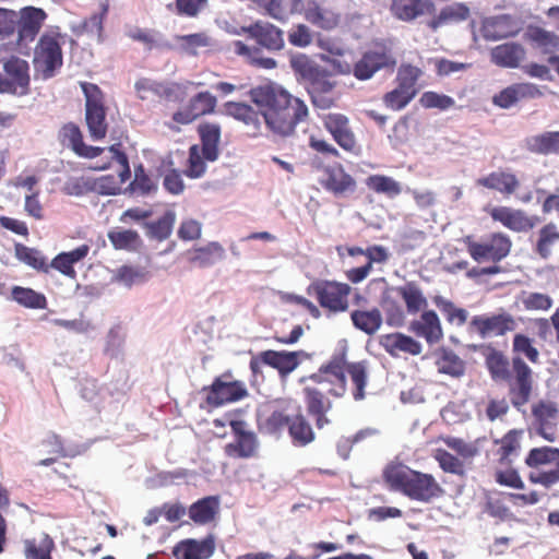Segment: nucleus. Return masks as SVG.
Listing matches in <instances>:
<instances>
[{"label": "nucleus", "instance_id": "55", "mask_svg": "<svg viewBox=\"0 0 559 559\" xmlns=\"http://www.w3.org/2000/svg\"><path fill=\"white\" fill-rule=\"evenodd\" d=\"M433 302L450 324L462 326L466 323L468 312L464 308L456 307L451 300L442 296H436Z\"/></svg>", "mask_w": 559, "mask_h": 559}, {"label": "nucleus", "instance_id": "62", "mask_svg": "<svg viewBox=\"0 0 559 559\" xmlns=\"http://www.w3.org/2000/svg\"><path fill=\"white\" fill-rule=\"evenodd\" d=\"M414 95L396 86L383 96L385 107L392 110H401L405 108L413 99Z\"/></svg>", "mask_w": 559, "mask_h": 559}, {"label": "nucleus", "instance_id": "4", "mask_svg": "<svg viewBox=\"0 0 559 559\" xmlns=\"http://www.w3.org/2000/svg\"><path fill=\"white\" fill-rule=\"evenodd\" d=\"M34 68L44 80L55 76L63 64L61 34L57 31H46L38 39L34 49Z\"/></svg>", "mask_w": 559, "mask_h": 559}, {"label": "nucleus", "instance_id": "31", "mask_svg": "<svg viewBox=\"0 0 559 559\" xmlns=\"http://www.w3.org/2000/svg\"><path fill=\"white\" fill-rule=\"evenodd\" d=\"M525 49L519 43H506L493 47L490 51L492 63L501 68H518L525 58Z\"/></svg>", "mask_w": 559, "mask_h": 559}, {"label": "nucleus", "instance_id": "8", "mask_svg": "<svg viewBox=\"0 0 559 559\" xmlns=\"http://www.w3.org/2000/svg\"><path fill=\"white\" fill-rule=\"evenodd\" d=\"M203 392H205V403L212 408L235 403L248 396L246 384L234 380L230 371L216 377L211 385L203 388Z\"/></svg>", "mask_w": 559, "mask_h": 559}, {"label": "nucleus", "instance_id": "23", "mask_svg": "<svg viewBox=\"0 0 559 559\" xmlns=\"http://www.w3.org/2000/svg\"><path fill=\"white\" fill-rule=\"evenodd\" d=\"M59 140L62 145L70 147L80 157L95 158L104 152L103 147L85 144L81 129L73 122L62 126L59 131Z\"/></svg>", "mask_w": 559, "mask_h": 559}, {"label": "nucleus", "instance_id": "43", "mask_svg": "<svg viewBox=\"0 0 559 559\" xmlns=\"http://www.w3.org/2000/svg\"><path fill=\"white\" fill-rule=\"evenodd\" d=\"M392 293L391 289L385 290L382 294L380 305L384 311L386 324L393 328H401L406 323V314L408 313Z\"/></svg>", "mask_w": 559, "mask_h": 559}, {"label": "nucleus", "instance_id": "44", "mask_svg": "<svg viewBox=\"0 0 559 559\" xmlns=\"http://www.w3.org/2000/svg\"><path fill=\"white\" fill-rule=\"evenodd\" d=\"M521 430L512 429L500 440L496 441L499 444L497 455L500 464L509 465L512 462V457L519 454L521 450Z\"/></svg>", "mask_w": 559, "mask_h": 559}, {"label": "nucleus", "instance_id": "61", "mask_svg": "<svg viewBox=\"0 0 559 559\" xmlns=\"http://www.w3.org/2000/svg\"><path fill=\"white\" fill-rule=\"evenodd\" d=\"M419 103L424 108H438L440 110H447L455 104L452 97L432 91L423 93Z\"/></svg>", "mask_w": 559, "mask_h": 559}, {"label": "nucleus", "instance_id": "27", "mask_svg": "<svg viewBox=\"0 0 559 559\" xmlns=\"http://www.w3.org/2000/svg\"><path fill=\"white\" fill-rule=\"evenodd\" d=\"M476 185L490 190H496L503 195L514 194L520 188V180L515 174L497 170L480 177L476 180Z\"/></svg>", "mask_w": 559, "mask_h": 559}, {"label": "nucleus", "instance_id": "12", "mask_svg": "<svg viewBox=\"0 0 559 559\" xmlns=\"http://www.w3.org/2000/svg\"><path fill=\"white\" fill-rule=\"evenodd\" d=\"M506 382L509 384L512 405L520 409L530 401L533 389L532 369L521 357L512 358V370Z\"/></svg>", "mask_w": 559, "mask_h": 559}, {"label": "nucleus", "instance_id": "6", "mask_svg": "<svg viewBox=\"0 0 559 559\" xmlns=\"http://www.w3.org/2000/svg\"><path fill=\"white\" fill-rule=\"evenodd\" d=\"M81 88L85 96V122L90 136L95 141L103 140L108 131L104 93L90 82H81Z\"/></svg>", "mask_w": 559, "mask_h": 559}, {"label": "nucleus", "instance_id": "58", "mask_svg": "<svg viewBox=\"0 0 559 559\" xmlns=\"http://www.w3.org/2000/svg\"><path fill=\"white\" fill-rule=\"evenodd\" d=\"M435 460L438 462L440 468L450 474L464 475V462L457 456L443 449H437L433 454Z\"/></svg>", "mask_w": 559, "mask_h": 559}, {"label": "nucleus", "instance_id": "59", "mask_svg": "<svg viewBox=\"0 0 559 559\" xmlns=\"http://www.w3.org/2000/svg\"><path fill=\"white\" fill-rule=\"evenodd\" d=\"M513 353L520 356H525L531 362L535 364L538 361L539 353L533 345V340L525 334H515L512 343Z\"/></svg>", "mask_w": 559, "mask_h": 559}, {"label": "nucleus", "instance_id": "47", "mask_svg": "<svg viewBox=\"0 0 559 559\" xmlns=\"http://www.w3.org/2000/svg\"><path fill=\"white\" fill-rule=\"evenodd\" d=\"M175 222V212L166 211L157 221L144 223L146 236L157 241H164L171 235Z\"/></svg>", "mask_w": 559, "mask_h": 559}, {"label": "nucleus", "instance_id": "20", "mask_svg": "<svg viewBox=\"0 0 559 559\" xmlns=\"http://www.w3.org/2000/svg\"><path fill=\"white\" fill-rule=\"evenodd\" d=\"M322 121L340 147L349 153L356 151L357 140L350 128L349 119L345 115L331 112L323 116Z\"/></svg>", "mask_w": 559, "mask_h": 559}, {"label": "nucleus", "instance_id": "40", "mask_svg": "<svg viewBox=\"0 0 559 559\" xmlns=\"http://www.w3.org/2000/svg\"><path fill=\"white\" fill-rule=\"evenodd\" d=\"M225 250L223 246L216 241L209 242L205 246L197 247L188 252L190 263L200 267H209L224 258Z\"/></svg>", "mask_w": 559, "mask_h": 559}, {"label": "nucleus", "instance_id": "3", "mask_svg": "<svg viewBox=\"0 0 559 559\" xmlns=\"http://www.w3.org/2000/svg\"><path fill=\"white\" fill-rule=\"evenodd\" d=\"M532 484L550 488L559 483V448L543 445L528 451L524 460Z\"/></svg>", "mask_w": 559, "mask_h": 559}, {"label": "nucleus", "instance_id": "36", "mask_svg": "<svg viewBox=\"0 0 559 559\" xmlns=\"http://www.w3.org/2000/svg\"><path fill=\"white\" fill-rule=\"evenodd\" d=\"M25 559H52L51 552L56 545L52 537L41 532L23 540Z\"/></svg>", "mask_w": 559, "mask_h": 559}, {"label": "nucleus", "instance_id": "53", "mask_svg": "<svg viewBox=\"0 0 559 559\" xmlns=\"http://www.w3.org/2000/svg\"><path fill=\"white\" fill-rule=\"evenodd\" d=\"M486 366L495 381H506L510 378V362L501 352L491 348L486 355Z\"/></svg>", "mask_w": 559, "mask_h": 559}, {"label": "nucleus", "instance_id": "11", "mask_svg": "<svg viewBox=\"0 0 559 559\" xmlns=\"http://www.w3.org/2000/svg\"><path fill=\"white\" fill-rule=\"evenodd\" d=\"M0 74V93L24 96L29 93V66L27 61L11 57L3 64Z\"/></svg>", "mask_w": 559, "mask_h": 559}, {"label": "nucleus", "instance_id": "22", "mask_svg": "<svg viewBox=\"0 0 559 559\" xmlns=\"http://www.w3.org/2000/svg\"><path fill=\"white\" fill-rule=\"evenodd\" d=\"M408 331L417 337L424 338L430 345L437 344L443 338L441 321L433 310H424L418 319L409 323Z\"/></svg>", "mask_w": 559, "mask_h": 559}, {"label": "nucleus", "instance_id": "25", "mask_svg": "<svg viewBox=\"0 0 559 559\" xmlns=\"http://www.w3.org/2000/svg\"><path fill=\"white\" fill-rule=\"evenodd\" d=\"M215 550V542L212 536L204 539H185L174 548L176 559H209Z\"/></svg>", "mask_w": 559, "mask_h": 559}, {"label": "nucleus", "instance_id": "16", "mask_svg": "<svg viewBox=\"0 0 559 559\" xmlns=\"http://www.w3.org/2000/svg\"><path fill=\"white\" fill-rule=\"evenodd\" d=\"M469 325L481 337L502 336L516 329V321L511 313L502 310L490 316H475L472 318Z\"/></svg>", "mask_w": 559, "mask_h": 559}, {"label": "nucleus", "instance_id": "5", "mask_svg": "<svg viewBox=\"0 0 559 559\" xmlns=\"http://www.w3.org/2000/svg\"><path fill=\"white\" fill-rule=\"evenodd\" d=\"M463 242L469 257L477 263H499L509 255L512 248L511 238L501 231L491 233L480 240L465 236Z\"/></svg>", "mask_w": 559, "mask_h": 559}, {"label": "nucleus", "instance_id": "9", "mask_svg": "<svg viewBox=\"0 0 559 559\" xmlns=\"http://www.w3.org/2000/svg\"><path fill=\"white\" fill-rule=\"evenodd\" d=\"M16 51L27 55L29 44L33 43L39 34L48 15L45 10L32 5L24 7L20 11H16Z\"/></svg>", "mask_w": 559, "mask_h": 559}, {"label": "nucleus", "instance_id": "10", "mask_svg": "<svg viewBox=\"0 0 559 559\" xmlns=\"http://www.w3.org/2000/svg\"><path fill=\"white\" fill-rule=\"evenodd\" d=\"M532 425L536 435L548 442L558 438L559 407L550 400H538L531 406Z\"/></svg>", "mask_w": 559, "mask_h": 559}, {"label": "nucleus", "instance_id": "46", "mask_svg": "<svg viewBox=\"0 0 559 559\" xmlns=\"http://www.w3.org/2000/svg\"><path fill=\"white\" fill-rule=\"evenodd\" d=\"M107 237L116 250L138 251L143 241L136 230L133 229H112Z\"/></svg>", "mask_w": 559, "mask_h": 559}, {"label": "nucleus", "instance_id": "38", "mask_svg": "<svg viewBox=\"0 0 559 559\" xmlns=\"http://www.w3.org/2000/svg\"><path fill=\"white\" fill-rule=\"evenodd\" d=\"M558 243L559 227L555 223L549 222L537 231L533 250L539 258L547 260L551 257L552 250Z\"/></svg>", "mask_w": 559, "mask_h": 559}, {"label": "nucleus", "instance_id": "57", "mask_svg": "<svg viewBox=\"0 0 559 559\" xmlns=\"http://www.w3.org/2000/svg\"><path fill=\"white\" fill-rule=\"evenodd\" d=\"M367 186L377 193H385L389 197L399 195L401 186L393 178L384 175H372L367 179Z\"/></svg>", "mask_w": 559, "mask_h": 559}, {"label": "nucleus", "instance_id": "51", "mask_svg": "<svg viewBox=\"0 0 559 559\" xmlns=\"http://www.w3.org/2000/svg\"><path fill=\"white\" fill-rule=\"evenodd\" d=\"M423 75V70L411 63H402L396 73V86L416 96L418 93L417 82Z\"/></svg>", "mask_w": 559, "mask_h": 559}, {"label": "nucleus", "instance_id": "17", "mask_svg": "<svg viewBox=\"0 0 559 559\" xmlns=\"http://www.w3.org/2000/svg\"><path fill=\"white\" fill-rule=\"evenodd\" d=\"M217 99L210 92H199L188 104L174 112L173 120L180 124H189L200 117L215 112Z\"/></svg>", "mask_w": 559, "mask_h": 559}, {"label": "nucleus", "instance_id": "28", "mask_svg": "<svg viewBox=\"0 0 559 559\" xmlns=\"http://www.w3.org/2000/svg\"><path fill=\"white\" fill-rule=\"evenodd\" d=\"M525 39L543 55L556 56L559 50V35L537 25H528Z\"/></svg>", "mask_w": 559, "mask_h": 559}, {"label": "nucleus", "instance_id": "60", "mask_svg": "<svg viewBox=\"0 0 559 559\" xmlns=\"http://www.w3.org/2000/svg\"><path fill=\"white\" fill-rule=\"evenodd\" d=\"M304 391L308 413L329 412L332 408V402L320 391L312 389V386H307Z\"/></svg>", "mask_w": 559, "mask_h": 559}, {"label": "nucleus", "instance_id": "48", "mask_svg": "<svg viewBox=\"0 0 559 559\" xmlns=\"http://www.w3.org/2000/svg\"><path fill=\"white\" fill-rule=\"evenodd\" d=\"M234 51L236 55L243 57L247 63L255 68L274 69L277 66L274 59L262 57L260 48L248 47L240 40L234 43Z\"/></svg>", "mask_w": 559, "mask_h": 559}, {"label": "nucleus", "instance_id": "21", "mask_svg": "<svg viewBox=\"0 0 559 559\" xmlns=\"http://www.w3.org/2000/svg\"><path fill=\"white\" fill-rule=\"evenodd\" d=\"M543 96L542 90L534 83H514L492 97V103L503 109H509L522 100L536 99Z\"/></svg>", "mask_w": 559, "mask_h": 559}, {"label": "nucleus", "instance_id": "52", "mask_svg": "<svg viewBox=\"0 0 559 559\" xmlns=\"http://www.w3.org/2000/svg\"><path fill=\"white\" fill-rule=\"evenodd\" d=\"M14 251L19 261L39 272H48L49 265L47 259L38 249L27 247L23 243H15Z\"/></svg>", "mask_w": 559, "mask_h": 559}, {"label": "nucleus", "instance_id": "15", "mask_svg": "<svg viewBox=\"0 0 559 559\" xmlns=\"http://www.w3.org/2000/svg\"><path fill=\"white\" fill-rule=\"evenodd\" d=\"M251 100L260 108L267 128L280 132V108L275 88L272 85L253 87L249 92Z\"/></svg>", "mask_w": 559, "mask_h": 559}, {"label": "nucleus", "instance_id": "7", "mask_svg": "<svg viewBox=\"0 0 559 559\" xmlns=\"http://www.w3.org/2000/svg\"><path fill=\"white\" fill-rule=\"evenodd\" d=\"M308 292L316 297L321 308L331 313L345 312L348 309L352 287L346 283L317 280L310 284Z\"/></svg>", "mask_w": 559, "mask_h": 559}, {"label": "nucleus", "instance_id": "26", "mask_svg": "<svg viewBox=\"0 0 559 559\" xmlns=\"http://www.w3.org/2000/svg\"><path fill=\"white\" fill-rule=\"evenodd\" d=\"M379 343L393 357L400 353L417 356L423 350V346L418 341L400 332L381 335Z\"/></svg>", "mask_w": 559, "mask_h": 559}, {"label": "nucleus", "instance_id": "35", "mask_svg": "<svg viewBox=\"0 0 559 559\" xmlns=\"http://www.w3.org/2000/svg\"><path fill=\"white\" fill-rule=\"evenodd\" d=\"M198 134L201 140L203 157L214 162L218 157L221 142V126L215 122H203L198 126Z\"/></svg>", "mask_w": 559, "mask_h": 559}, {"label": "nucleus", "instance_id": "49", "mask_svg": "<svg viewBox=\"0 0 559 559\" xmlns=\"http://www.w3.org/2000/svg\"><path fill=\"white\" fill-rule=\"evenodd\" d=\"M249 34L267 49H280V29L269 23H255L248 28Z\"/></svg>", "mask_w": 559, "mask_h": 559}, {"label": "nucleus", "instance_id": "37", "mask_svg": "<svg viewBox=\"0 0 559 559\" xmlns=\"http://www.w3.org/2000/svg\"><path fill=\"white\" fill-rule=\"evenodd\" d=\"M528 152L537 155H559V131H546L525 140Z\"/></svg>", "mask_w": 559, "mask_h": 559}, {"label": "nucleus", "instance_id": "39", "mask_svg": "<svg viewBox=\"0 0 559 559\" xmlns=\"http://www.w3.org/2000/svg\"><path fill=\"white\" fill-rule=\"evenodd\" d=\"M219 511V498L207 496L199 499L189 508V518L199 525L212 522Z\"/></svg>", "mask_w": 559, "mask_h": 559}, {"label": "nucleus", "instance_id": "24", "mask_svg": "<svg viewBox=\"0 0 559 559\" xmlns=\"http://www.w3.org/2000/svg\"><path fill=\"white\" fill-rule=\"evenodd\" d=\"M230 428L235 435V441L226 445L227 454L237 457L252 456L257 449L254 433L246 430L243 420H231Z\"/></svg>", "mask_w": 559, "mask_h": 559}, {"label": "nucleus", "instance_id": "13", "mask_svg": "<svg viewBox=\"0 0 559 559\" xmlns=\"http://www.w3.org/2000/svg\"><path fill=\"white\" fill-rule=\"evenodd\" d=\"M292 13L302 14L312 25L322 29H333L340 24V14L320 5L317 0H292Z\"/></svg>", "mask_w": 559, "mask_h": 559}, {"label": "nucleus", "instance_id": "64", "mask_svg": "<svg viewBox=\"0 0 559 559\" xmlns=\"http://www.w3.org/2000/svg\"><path fill=\"white\" fill-rule=\"evenodd\" d=\"M17 23L16 11L0 7V39L3 40L15 34Z\"/></svg>", "mask_w": 559, "mask_h": 559}, {"label": "nucleus", "instance_id": "1", "mask_svg": "<svg viewBox=\"0 0 559 559\" xmlns=\"http://www.w3.org/2000/svg\"><path fill=\"white\" fill-rule=\"evenodd\" d=\"M345 371L349 374L354 385V400H364L368 379L367 362L346 364L344 356L332 357V359L319 368L318 372L309 377L317 383V386H312V389L320 391L324 395L342 397L346 392Z\"/></svg>", "mask_w": 559, "mask_h": 559}, {"label": "nucleus", "instance_id": "56", "mask_svg": "<svg viewBox=\"0 0 559 559\" xmlns=\"http://www.w3.org/2000/svg\"><path fill=\"white\" fill-rule=\"evenodd\" d=\"M290 66L295 73L300 75L301 79L308 82L318 81L321 68L306 55L300 53L292 57Z\"/></svg>", "mask_w": 559, "mask_h": 559}, {"label": "nucleus", "instance_id": "42", "mask_svg": "<svg viewBox=\"0 0 559 559\" xmlns=\"http://www.w3.org/2000/svg\"><path fill=\"white\" fill-rule=\"evenodd\" d=\"M353 325L367 335L376 334L383 323V317L378 308L369 310H354L350 313Z\"/></svg>", "mask_w": 559, "mask_h": 559}, {"label": "nucleus", "instance_id": "45", "mask_svg": "<svg viewBox=\"0 0 559 559\" xmlns=\"http://www.w3.org/2000/svg\"><path fill=\"white\" fill-rule=\"evenodd\" d=\"M437 369L440 373L452 378H460L465 373V362L453 350L442 348L436 360Z\"/></svg>", "mask_w": 559, "mask_h": 559}, {"label": "nucleus", "instance_id": "33", "mask_svg": "<svg viewBox=\"0 0 559 559\" xmlns=\"http://www.w3.org/2000/svg\"><path fill=\"white\" fill-rule=\"evenodd\" d=\"M433 4L428 0H392L390 10L396 19L411 22L430 12Z\"/></svg>", "mask_w": 559, "mask_h": 559}, {"label": "nucleus", "instance_id": "2", "mask_svg": "<svg viewBox=\"0 0 559 559\" xmlns=\"http://www.w3.org/2000/svg\"><path fill=\"white\" fill-rule=\"evenodd\" d=\"M383 479L391 490L424 503H429L444 493V489L431 474L412 469L404 464L386 466Z\"/></svg>", "mask_w": 559, "mask_h": 559}, {"label": "nucleus", "instance_id": "29", "mask_svg": "<svg viewBox=\"0 0 559 559\" xmlns=\"http://www.w3.org/2000/svg\"><path fill=\"white\" fill-rule=\"evenodd\" d=\"M308 116L305 103L282 88V130L293 131Z\"/></svg>", "mask_w": 559, "mask_h": 559}, {"label": "nucleus", "instance_id": "18", "mask_svg": "<svg viewBox=\"0 0 559 559\" xmlns=\"http://www.w3.org/2000/svg\"><path fill=\"white\" fill-rule=\"evenodd\" d=\"M396 61L385 49L367 50L361 58L354 64L353 75L360 81L371 79L378 71L385 68H393Z\"/></svg>", "mask_w": 559, "mask_h": 559}, {"label": "nucleus", "instance_id": "14", "mask_svg": "<svg viewBox=\"0 0 559 559\" xmlns=\"http://www.w3.org/2000/svg\"><path fill=\"white\" fill-rule=\"evenodd\" d=\"M488 214L492 221L515 233H527L540 223L539 216H530L521 209L509 206H493L488 210Z\"/></svg>", "mask_w": 559, "mask_h": 559}, {"label": "nucleus", "instance_id": "50", "mask_svg": "<svg viewBox=\"0 0 559 559\" xmlns=\"http://www.w3.org/2000/svg\"><path fill=\"white\" fill-rule=\"evenodd\" d=\"M227 116L255 129L260 126L259 114L250 105L241 102H227L224 105Z\"/></svg>", "mask_w": 559, "mask_h": 559}, {"label": "nucleus", "instance_id": "41", "mask_svg": "<svg viewBox=\"0 0 559 559\" xmlns=\"http://www.w3.org/2000/svg\"><path fill=\"white\" fill-rule=\"evenodd\" d=\"M481 35L487 40H499L513 36L515 31L511 25V19L508 15H498L486 19L480 28Z\"/></svg>", "mask_w": 559, "mask_h": 559}, {"label": "nucleus", "instance_id": "30", "mask_svg": "<svg viewBox=\"0 0 559 559\" xmlns=\"http://www.w3.org/2000/svg\"><path fill=\"white\" fill-rule=\"evenodd\" d=\"M391 292L404 301L408 314L415 316L425 310L428 305L421 287L414 281L396 286Z\"/></svg>", "mask_w": 559, "mask_h": 559}, {"label": "nucleus", "instance_id": "34", "mask_svg": "<svg viewBox=\"0 0 559 559\" xmlns=\"http://www.w3.org/2000/svg\"><path fill=\"white\" fill-rule=\"evenodd\" d=\"M283 423L288 426V433L295 445L305 447L314 440L313 429L302 414L298 413L293 417L282 415Z\"/></svg>", "mask_w": 559, "mask_h": 559}, {"label": "nucleus", "instance_id": "63", "mask_svg": "<svg viewBox=\"0 0 559 559\" xmlns=\"http://www.w3.org/2000/svg\"><path fill=\"white\" fill-rule=\"evenodd\" d=\"M443 442L463 460L473 459L478 453V449L473 443L466 442L461 438L447 437L443 438Z\"/></svg>", "mask_w": 559, "mask_h": 559}, {"label": "nucleus", "instance_id": "19", "mask_svg": "<svg viewBox=\"0 0 559 559\" xmlns=\"http://www.w3.org/2000/svg\"><path fill=\"white\" fill-rule=\"evenodd\" d=\"M320 185L335 197H346L349 193H354L357 187L353 176L346 173L338 163L323 168Z\"/></svg>", "mask_w": 559, "mask_h": 559}, {"label": "nucleus", "instance_id": "32", "mask_svg": "<svg viewBox=\"0 0 559 559\" xmlns=\"http://www.w3.org/2000/svg\"><path fill=\"white\" fill-rule=\"evenodd\" d=\"M90 252V246L81 245L80 247L67 251L60 252L57 254L50 262L49 267H52L59 271L62 275L75 280L76 271L74 270V264L84 260Z\"/></svg>", "mask_w": 559, "mask_h": 559}, {"label": "nucleus", "instance_id": "54", "mask_svg": "<svg viewBox=\"0 0 559 559\" xmlns=\"http://www.w3.org/2000/svg\"><path fill=\"white\" fill-rule=\"evenodd\" d=\"M12 298L25 308L46 309L47 298L44 294L28 287L14 286L11 290Z\"/></svg>", "mask_w": 559, "mask_h": 559}]
</instances>
